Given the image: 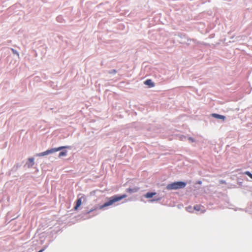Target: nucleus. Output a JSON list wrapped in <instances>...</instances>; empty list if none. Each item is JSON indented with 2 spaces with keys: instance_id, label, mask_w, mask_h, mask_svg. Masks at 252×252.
Wrapping results in <instances>:
<instances>
[{
  "instance_id": "nucleus-1",
  "label": "nucleus",
  "mask_w": 252,
  "mask_h": 252,
  "mask_svg": "<svg viewBox=\"0 0 252 252\" xmlns=\"http://www.w3.org/2000/svg\"><path fill=\"white\" fill-rule=\"evenodd\" d=\"M127 196L126 194H123L122 195H114L111 197L109 198V201L105 203L102 205L99 206V209H102L104 207L112 205L114 203L122 200L123 198H126Z\"/></svg>"
},
{
  "instance_id": "nucleus-2",
  "label": "nucleus",
  "mask_w": 252,
  "mask_h": 252,
  "mask_svg": "<svg viewBox=\"0 0 252 252\" xmlns=\"http://www.w3.org/2000/svg\"><path fill=\"white\" fill-rule=\"evenodd\" d=\"M186 186V183L184 182H177L168 184L166 189L168 190L177 189H183Z\"/></svg>"
},
{
  "instance_id": "nucleus-3",
  "label": "nucleus",
  "mask_w": 252,
  "mask_h": 252,
  "mask_svg": "<svg viewBox=\"0 0 252 252\" xmlns=\"http://www.w3.org/2000/svg\"><path fill=\"white\" fill-rule=\"evenodd\" d=\"M69 147H67V146H61V147H58V148H52V149H49V150H46V151L45 152H42L43 153V154L44 156H46L47 155H48V154H52V153H54L55 152H58V151H59L63 149H64V148H68Z\"/></svg>"
},
{
  "instance_id": "nucleus-4",
  "label": "nucleus",
  "mask_w": 252,
  "mask_h": 252,
  "mask_svg": "<svg viewBox=\"0 0 252 252\" xmlns=\"http://www.w3.org/2000/svg\"><path fill=\"white\" fill-rule=\"evenodd\" d=\"M204 207L201 205H196L194 206V209L196 211H200L201 213H204L205 210L203 209Z\"/></svg>"
},
{
  "instance_id": "nucleus-5",
  "label": "nucleus",
  "mask_w": 252,
  "mask_h": 252,
  "mask_svg": "<svg viewBox=\"0 0 252 252\" xmlns=\"http://www.w3.org/2000/svg\"><path fill=\"white\" fill-rule=\"evenodd\" d=\"M212 116L214 118H215L216 119H221L223 121H224L225 119V116H223V115H219V114H216V113H213L212 114Z\"/></svg>"
},
{
  "instance_id": "nucleus-6",
  "label": "nucleus",
  "mask_w": 252,
  "mask_h": 252,
  "mask_svg": "<svg viewBox=\"0 0 252 252\" xmlns=\"http://www.w3.org/2000/svg\"><path fill=\"white\" fill-rule=\"evenodd\" d=\"M82 204L81 198H78L76 200V205L74 207V210H77Z\"/></svg>"
},
{
  "instance_id": "nucleus-7",
  "label": "nucleus",
  "mask_w": 252,
  "mask_h": 252,
  "mask_svg": "<svg viewBox=\"0 0 252 252\" xmlns=\"http://www.w3.org/2000/svg\"><path fill=\"white\" fill-rule=\"evenodd\" d=\"M144 84H146V85H147L148 86H149L150 87H153L154 86V84L153 82H152V81H151V80L150 79H147L146 80L145 82H144Z\"/></svg>"
},
{
  "instance_id": "nucleus-8",
  "label": "nucleus",
  "mask_w": 252,
  "mask_h": 252,
  "mask_svg": "<svg viewBox=\"0 0 252 252\" xmlns=\"http://www.w3.org/2000/svg\"><path fill=\"white\" fill-rule=\"evenodd\" d=\"M138 190H139V188H134L133 189L129 188V189H126V191L129 193H133V192H136L138 191Z\"/></svg>"
},
{
  "instance_id": "nucleus-9",
  "label": "nucleus",
  "mask_w": 252,
  "mask_h": 252,
  "mask_svg": "<svg viewBox=\"0 0 252 252\" xmlns=\"http://www.w3.org/2000/svg\"><path fill=\"white\" fill-rule=\"evenodd\" d=\"M156 194V192H147L144 195V196L147 198H150L153 197Z\"/></svg>"
},
{
  "instance_id": "nucleus-10",
  "label": "nucleus",
  "mask_w": 252,
  "mask_h": 252,
  "mask_svg": "<svg viewBox=\"0 0 252 252\" xmlns=\"http://www.w3.org/2000/svg\"><path fill=\"white\" fill-rule=\"evenodd\" d=\"M28 161L30 162V163H27L28 167H31L34 164V158H29L28 159Z\"/></svg>"
},
{
  "instance_id": "nucleus-11",
  "label": "nucleus",
  "mask_w": 252,
  "mask_h": 252,
  "mask_svg": "<svg viewBox=\"0 0 252 252\" xmlns=\"http://www.w3.org/2000/svg\"><path fill=\"white\" fill-rule=\"evenodd\" d=\"M66 155V152L65 151V152H61L60 153L59 155V158H61L63 156H65Z\"/></svg>"
},
{
  "instance_id": "nucleus-12",
  "label": "nucleus",
  "mask_w": 252,
  "mask_h": 252,
  "mask_svg": "<svg viewBox=\"0 0 252 252\" xmlns=\"http://www.w3.org/2000/svg\"><path fill=\"white\" fill-rule=\"evenodd\" d=\"M245 174L248 175L249 177L252 179V174L249 171H246Z\"/></svg>"
},
{
  "instance_id": "nucleus-13",
  "label": "nucleus",
  "mask_w": 252,
  "mask_h": 252,
  "mask_svg": "<svg viewBox=\"0 0 252 252\" xmlns=\"http://www.w3.org/2000/svg\"><path fill=\"white\" fill-rule=\"evenodd\" d=\"M11 50H12V51L13 54H16L17 55H19L18 53L16 50H15L13 49H11Z\"/></svg>"
},
{
  "instance_id": "nucleus-14",
  "label": "nucleus",
  "mask_w": 252,
  "mask_h": 252,
  "mask_svg": "<svg viewBox=\"0 0 252 252\" xmlns=\"http://www.w3.org/2000/svg\"><path fill=\"white\" fill-rule=\"evenodd\" d=\"M36 156L37 157H42V156H44L43 154V153H39V154H37Z\"/></svg>"
},
{
  "instance_id": "nucleus-15",
  "label": "nucleus",
  "mask_w": 252,
  "mask_h": 252,
  "mask_svg": "<svg viewBox=\"0 0 252 252\" xmlns=\"http://www.w3.org/2000/svg\"><path fill=\"white\" fill-rule=\"evenodd\" d=\"M189 140H190V141L192 142L195 141L194 139L191 138V137H189Z\"/></svg>"
},
{
  "instance_id": "nucleus-16",
  "label": "nucleus",
  "mask_w": 252,
  "mask_h": 252,
  "mask_svg": "<svg viewBox=\"0 0 252 252\" xmlns=\"http://www.w3.org/2000/svg\"><path fill=\"white\" fill-rule=\"evenodd\" d=\"M220 183H221V184H225V181H224V180H220Z\"/></svg>"
},
{
  "instance_id": "nucleus-17",
  "label": "nucleus",
  "mask_w": 252,
  "mask_h": 252,
  "mask_svg": "<svg viewBox=\"0 0 252 252\" xmlns=\"http://www.w3.org/2000/svg\"><path fill=\"white\" fill-rule=\"evenodd\" d=\"M44 250H45V249H43L37 252H43L44 251Z\"/></svg>"
},
{
  "instance_id": "nucleus-18",
  "label": "nucleus",
  "mask_w": 252,
  "mask_h": 252,
  "mask_svg": "<svg viewBox=\"0 0 252 252\" xmlns=\"http://www.w3.org/2000/svg\"><path fill=\"white\" fill-rule=\"evenodd\" d=\"M112 73H116V70H115V69H114V70H113L112 71Z\"/></svg>"
},
{
  "instance_id": "nucleus-19",
  "label": "nucleus",
  "mask_w": 252,
  "mask_h": 252,
  "mask_svg": "<svg viewBox=\"0 0 252 252\" xmlns=\"http://www.w3.org/2000/svg\"><path fill=\"white\" fill-rule=\"evenodd\" d=\"M198 183V184H201L202 182H201V181H198V183Z\"/></svg>"
}]
</instances>
